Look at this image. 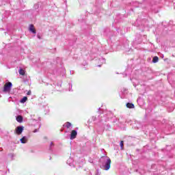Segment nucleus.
I'll use <instances>...</instances> for the list:
<instances>
[{"label": "nucleus", "instance_id": "1", "mask_svg": "<svg viewBox=\"0 0 175 175\" xmlns=\"http://www.w3.org/2000/svg\"><path fill=\"white\" fill-rule=\"evenodd\" d=\"M111 165V159L107 156H103L100 159V167L103 170H109Z\"/></svg>", "mask_w": 175, "mask_h": 175}, {"label": "nucleus", "instance_id": "2", "mask_svg": "<svg viewBox=\"0 0 175 175\" xmlns=\"http://www.w3.org/2000/svg\"><path fill=\"white\" fill-rule=\"evenodd\" d=\"M30 117V124H31V125H33V124H38L39 125V128H40V122L35 118V115H31Z\"/></svg>", "mask_w": 175, "mask_h": 175}, {"label": "nucleus", "instance_id": "3", "mask_svg": "<svg viewBox=\"0 0 175 175\" xmlns=\"http://www.w3.org/2000/svg\"><path fill=\"white\" fill-rule=\"evenodd\" d=\"M23 131H24V126H19L16 129V133L17 135H21Z\"/></svg>", "mask_w": 175, "mask_h": 175}, {"label": "nucleus", "instance_id": "4", "mask_svg": "<svg viewBox=\"0 0 175 175\" xmlns=\"http://www.w3.org/2000/svg\"><path fill=\"white\" fill-rule=\"evenodd\" d=\"M1 94H13V92H12V89L11 88H3V91H1Z\"/></svg>", "mask_w": 175, "mask_h": 175}, {"label": "nucleus", "instance_id": "5", "mask_svg": "<svg viewBox=\"0 0 175 175\" xmlns=\"http://www.w3.org/2000/svg\"><path fill=\"white\" fill-rule=\"evenodd\" d=\"M77 136V131L76 130L72 131L70 134V139L73 140V139H76Z\"/></svg>", "mask_w": 175, "mask_h": 175}, {"label": "nucleus", "instance_id": "6", "mask_svg": "<svg viewBox=\"0 0 175 175\" xmlns=\"http://www.w3.org/2000/svg\"><path fill=\"white\" fill-rule=\"evenodd\" d=\"M133 126L135 129H139V128H142V123L140 122H135Z\"/></svg>", "mask_w": 175, "mask_h": 175}, {"label": "nucleus", "instance_id": "7", "mask_svg": "<svg viewBox=\"0 0 175 175\" xmlns=\"http://www.w3.org/2000/svg\"><path fill=\"white\" fill-rule=\"evenodd\" d=\"M13 87V84H12V82H7L4 86L3 88H12Z\"/></svg>", "mask_w": 175, "mask_h": 175}, {"label": "nucleus", "instance_id": "8", "mask_svg": "<svg viewBox=\"0 0 175 175\" xmlns=\"http://www.w3.org/2000/svg\"><path fill=\"white\" fill-rule=\"evenodd\" d=\"M29 31L30 32H32V33H36V30H35V27H33V25H29Z\"/></svg>", "mask_w": 175, "mask_h": 175}, {"label": "nucleus", "instance_id": "9", "mask_svg": "<svg viewBox=\"0 0 175 175\" xmlns=\"http://www.w3.org/2000/svg\"><path fill=\"white\" fill-rule=\"evenodd\" d=\"M28 142V138L27 137H23V138L21 139V143L23 144H25Z\"/></svg>", "mask_w": 175, "mask_h": 175}, {"label": "nucleus", "instance_id": "10", "mask_svg": "<svg viewBox=\"0 0 175 175\" xmlns=\"http://www.w3.org/2000/svg\"><path fill=\"white\" fill-rule=\"evenodd\" d=\"M137 103L139 105V106H143L144 105V101L142 98H138L137 100Z\"/></svg>", "mask_w": 175, "mask_h": 175}, {"label": "nucleus", "instance_id": "11", "mask_svg": "<svg viewBox=\"0 0 175 175\" xmlns=\"http://www.w3.org/2000/svg\"><path fill=\"white\" fill-rule=\"evenodd\" d=\"M16 120L17 122L21 123V122H23V116L19 115V116H16Z\"/></svg>", "mask_w": 175, "mask_h": 175}, {"label": "nucleus", "instance_id": "12", "mask_svg": "<svg viewBox=\"0 0 175 175\" xmlns=\"http://www.w3.org/2000/svg\"><path fill=\"white\" fill-rule=\"evenodd\" d=\"M158 61H159V57H158V56H154L152 59V64H157V62H158Z\"/></svg>", "mask_w": 175, "mask_h": 175}, {"label": "nucleus", "instance_id": "13", "mask_svg": "<svg viewBox=\"0 0 175 175\" xmlns=\"http://www.w3.org/2000/svg\"><path fill=\"white\" fill-rule=\"evenodd\" d=\"M139 94L140 95H144L146 94V88H141L139 89Z\"/></svg>", "mask_w": 175, "mask_h": 175}, {"label": "nucleus", "instance_id": "14", "mask_svg": "<svg viewBox=\"0 0 175 175\" xmlns=\"http://www.w3.org/2000/svg\"><path fill=\"white\" fill-rule=\"evenodd\" d=\"M14 157H16V154L14 153H10L9 154V158L11 161H13V159H14Z\"/></svg>", "mask_w": 175, "mask_h": 175}, {"label": "nucleus", "instance_id": "15", "mask_svg": "<svg viewBox=\"0 0 175 175\" xmlns=\"http://www.w3.org/2000/svg\"><path fill=\"white\" fill-rule=\"evenodd\" d=\"M65 126H66V128L69 129V128L72 127V123H70V122H66V124H65Z\"/></svg>", "mask_w": 175, "mask_h": 175}, {"label": "nucleus", "instance_id": "16", "mask_svg": "<svg viewBox=\"0 0 175 175\" xmlns=\"http://www.w3.org/2000/svg\"><path fill=\"white\" fill-rule=\"evenodd\" d=\"M19 74L21 75L22 76H24L25 75V71L23 70V68H21L19 70Z\"/></svg>", "mask_w": 175, "mask_h": 175}, {"label": "nucleus", "instance_id": "17", "mask_svg": "<svg viewBox=\"0 0 175 175\" xmlns=\"http://www.w3.org/2000/svg\"><path fill=\"white\" fill-rule=\"evenodd\" d=\"M27 96L23 97L21 100V103H25L27 102Z\"/></svg>", "mask_w": 175, "mask_h": 175}, {"label": "nucleus", "instance_id": "18", "mask_svg": "<svg viewBox=\"0 0 175 175\" xmlns=\"http://www.w3.org/2000/svg\"><path fill=\"white\" fill-rule=\"evenodd\" d=\"M125 92H126V89H125V90H124V92H122V94H120V96H121L122 98H125V96H124Z\"/></svg>", "mask_w": 175, "mask_h": 175}, {"label": "nucleus", "instance_id": "19", "mask_svg": "<svg viewBox=\"0 0 175 175\" xmlns=\"http://www.w3.org/2000/svg\"><path fill=\"white\" fill-rule=\"evenodd\" d=\"M126 107H128V109H132V103H128L126 105Z\"/></svg>", "mask_w": 175, "mask_h": 175}, {"label": "nucleus", "instance_id": "20", "mask_svg": "<svg viewBox=\"0 0 175 175\" xmlns=\"http://www.w3.org/2000/svg\"><path fill=\"white\" fill-rule=\"evenodd\" d=\"M99 61L101 64H105L106 62V60L104 58H100Z\"/></svg>", "mask_w": 175, "mask_h": 175}, {"label": "nucleus", "instance_id": "21", "mask_svg": "<svg viewBox=\"0 0 175 175\" xmlns=\"http://www.w3.org/2000/svg\"><path fill=\"white\" fill-rule=\"evenodd\" d=\"M120 148L121 150H124V141L120 142Z\"/></svg>", "mask_w": 175, "mask_h": 175}, {"label": "nucleus", "instance_id": "22", "mask_svg": "<svg viewBox=\"0 0 175 175\" xmlns=\"http://www.w3.org/2000/svg\"><path fill=\"white\" fill-rule=\"evenodd\" d=\"M95 175H100V172H99V170H97L96 171Z\"/></svg>", "mask_w": 175, "mask_h": 175}, {"label": "nucleus", "instance_id": "23", "mask_svg": "<svg viewBox=\"0 0 175 175\" xmlns=\"http://www.w3.org/2000/svg\"><path fill=\"white\" fill-rule=\"evenodd\" d=\"M39 128H40V127H38V129H35V130L33 131V133H36V132H39Z\"/></svg>", "mask_w": 175, "mask_h": 175}, {"label": "nucleus", "instance_id": "24", "mask_svg": "<svg viewBox=\"0 0 175 175\" xmlns=\"http://www.w3.org/2000/svg\"><path fill=\"white\" fill-rule=\"evenodd\" d=\"M31 90H29V91L27 92V95H31Z\"/></svg>", "mask_w": 175, "mask_h": 175}, {"label": "nucleus", "instance_id": "25", "mask_svg": "<svg viewBox=\"0 0 175 175\" xmlns=\"http://www.w3.org/2000/svg\"><path fill=\"white\" fill-rule=\"evenodd\" d=\"M54 146V144L53 142H51V147H53Z\"/></svg>", "mask_w": 175, "mask_h": 175}, {"label": "nucleus", "instance_id": "26", "mask_svg": "<svg viewBox=\"0 0 175 175\" xmlns=\"http://www.w3.org/2000/svg\"><path fill=\"white\" fill-rule=\"evenodd\" d=\"M132 109H135V105L132 104Z\"/></svg>", "mask_w": 175, "mask_h": 175}, {"label": "nucleus", "instance_id": "27", "mask_svg": "<svg viewBox=\"0 0 175 175\" xmlns=\"http://www.w3.org/2000/svg\"><path fill=\"white\" fill-rule=\"evenodd\" d=\"M72 161V159H70L69 160L67 161V163H68L69 161Z\"/></svg>", "mask_w": 175, "mask_h": 175}, {"label": "nucleus", "instance_id": "28", "mask_svg": "<svg viewBox=\"0 0 175 175\" xmlns=\"http://www.w3.org/2000/svg\"><path fill=\"white\" fill-rule=\"evenodd\" d=\"M155 13H159V10H156L155 12H154Z\"/></svg>", "mask_w": 175, "mask_h": 175}, {"label": "nucleus", "instance_id": "29", "mask_svg": "<svg viewBox=\"0 0 175 175\" xmlns=\"http://www.w3.org/2000/svg\"><path fill=\"white\" fill-rule=\"evenodd\" d=\"M128 70H131V68H127L126 72H128Z\"/></svg>", "mask_w": 175, "mask_h": 175}, {"label": "nucleus", "instance_id": "30", "mask_svg": "<svg viewBox=\"0 0 175 175\" xmlns=\"http://www.w3.org/2000/svg\"><path fill=\"white\" fill-rule=\"evenodd\" d=\"M164 57H165V56H164L163 55H161V58H164Z\"/></svg>", "mask_w": 175, "mask_h": 175}, {"label": "nucleus", "instance_id": "31", "mask_svg": "<svg viewBox=\"0 0 175 175\" xmlns=\"http://www.w3.org/2000/svg\"><path fill=\"white\" fill-rule=\"evenodd\" d=\"M38 39H40V36H38Z\"/></svg>", "mask_w": 175, "mask_h": 175}, {"label": "nucleus", "instance_id": "32", "mask_svg": "<svg viewBox=\"0 0 175 175\" xmlns=\"http://www.w3.org/2000/svg\"><path fill=\"white\" fill-rule=\"evenodd\" d=\"M68 91L70 92V91H72V89H69Z\"/></svg>", "mask_w": 175, "mask_h": 175}, {"label": "nucleus", "instance_id": "33", "mask_svg": "<svg viewBox=\"0 0 175 175\" xmlns=\"http://www.w3.org/2000/svg\"><path fill=\"white\" fill-rule=\"evenodd\" d=\"M70 87L72 88V85H70L69 88H70Z\"/></svg>", "mask_w": 175, "mask_h": 175}, {"label": "nucleus", "instance_id": "34", "mask_svg": "<svg viewBox=\"0 0 175 175\" xmlns=\"http://www.w3.org/2000/svg\"><path fill=\"white\" fill-rule=\"evenodd\" d=\"M134 87H136V84H133Z\"/></svg>", "mask_w": 175, "mask_h": 175}, {"label": "nucleus", "instance_id": "35", "mask_svg": "<svg viewBox=\"0 0 175 175\" xmlns=\"http://www.w3.org/2000/svg\"><path fill=\"white\" fill-rule=\"evenodd\" d=\"M138 21H139V20H137V21H136V23H137Z\"/></svg>", "mask_w": 175, "mask_h": 175}, {"label": "nucleus", "instance_id": "36", "mask_svg": "<svg viewBox=\"0 0 175 175\" xmlns=\"http://www.w3.org/2000/svg\"><path fill=\"white\" fill-rule=\"evenodd\" d=\"M98 66H99V68H100V65H98Z\"/></svg>", "mask_w": 175, "mask_h": 175}, {"label": "nucleus", "instance_id": "37", "mask_svg": "<svg viewBox=\"0 0 175 175\" xmlns=\"http://www.w3.org/2000/svg\"><path fill=\"white\" fill-rule=\"evenodd\" d=\"M148 59H149V60H150V59H151V58H148Z\"/></svg>", "mask_w": 175, "mask_h": 175}]
</instances>
